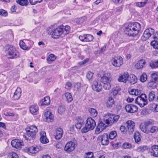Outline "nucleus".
<instances>
[{"label": "nucleus", "instance_id": "obj_61", "mask_svg": "<svg viewBox=\"0 0 158 158\" xmlns=\"http://www.w3.org/2000/svg\"><path fill=\"white\" fill-rule=\"evenodd\" d=\"M63 146L62 144L59 142L57 143L56 145V148L58 149H60Z\"/></svg>", "mask_w": 158, "mask_h": 158}, {"label": "nucleus", "instance_id": "obj_38", "mask_svg": "<svg viewBox=\"0 0 158 158\" xmlns=\"http://www.w3.org/2000/svg\"><path fill=\"white\" fill-rule=\"evenodd\" d=\"M148 0H146L143 2H137L135 3V4L137 7H142L144 6L146 3H147Z\"/></svg>", "mask_w": 158, "mask_h": 158}, {"label": "nucleus", "instance_id": "obj_53", "mask_svg": "<svg viewBox=\"0 0 158 158\" xmlns=\"http://www.w3.org/2000/svg\"><path fill=\"white\" fill-rule=\"evenodd\" d=\"M58 111L60 114H63L65 111V109L64 107L62 106H59L58 108Z\"/></svg>", "mask_w": 158, "mask_h": 158}, {"label": "nucleus", "instance_id": "obj_62", "mask_svg": "<svg viewBox=\"0 0 158 158\" xmlns=\"http://www.w3.org/2000/svg\"><path fill=\"white\" fill-rule=\"evenodd\" d=\"M81 86V84L79 83H77L75 84L74 88L75 89L76 88L77 90H78L80 88Z\"/></svg>", "mask_w": 158, "mask_h": 158}, {"label": "nucleus", "instance_id": "obj_30", "mask_svg": "<svg viewBox=\"0 0 158 158\" xmlns=\"http://www.w3.org/2000/svg\"><path fill=\"white\" fill-rule=\"evenodd\" d=\"M149 133L156 134L158 132V127L156 126H151L149 130Z\"/></svg>", "mask_w": 158, "mask_h": 158}, {"label": "nucleus", "instance_id": "obj_15", "mask_svg": "<svg viewBox=\"0 0 158 158\" xmlns=\"http://www.w3.org/2000/svg\"><path fill=\"white\" fill-rule=\"evenodd\" d=\"M106 125L105 123H102V121H99L98 126L96 129L95 133L98 134L101 132L103 130L106 128Z\"/></svg>", "mask_w": 158, "mask_h": 158}, {"label": "nucleus", "instance_id": "obj_18", "mask_svg": "<svg viewBox=\"0 0 158 158\" xmlns=\"http://www.w3.org/2000/svg\"><path fill=\"white\" fill-rule=\"evenodd\" d=\"M128 131L130 134L132 133L134 131L135 123L132 121H128L127 122Z\"/></svg>", "mask_w": 158, "mask_h": 158}, {"label": "nucleus", "instance_id": "obj_64", "mask_svg": "<svg viewBox=\"0 0 158 158\" xmlns=\"http://www.w3.org/2000/svg\"><path fill=\"white\" fill-rule=\"evenodd\" d=\"M153 107H154L155 111L156 112H158V104H154L152 105Z\"/></svg>", "mask_w": 158, "mask_h": 158}, {"label": "nucleus", "instance_id": "obj_7", "mask_svg": "<svg viewBox=\"0 0 158 158\" xmlns=\"http://www.w3.org/2000/svg\"><path fill=\"white\" fill-rule=\"evenodd\" d=\"M135 103L138 104L141 107H143L148 104V101L145 94H141L135 100Z\"/></svg>", "mask_w": 158, "mask_h": 158}, {"label": "nucleus", "instance_id": "obj_44", "mask_svg": "<svg viewBox=\"0 0 158 158\" xmlns=\"http://www.w3.org/2000/svg\"><path fill=\"white\" fill-rule=\"evenodd\" d=\"M121 90L120 88L116 87L112 89V91L111 92V94L113 96H115L118 93V92Z\"/></svg>", "mask_w": 158, "mask_h": 158}, {"label": "nucleus", "instance_id": "obj_4", "mask_svg": "<svg viewBox=\"0 0 158 158\" xmlns=\"http://www.w3.org/2000/svg\"><path fill=\"white\" fill-rule=\"evenodd\" d=\"M96 125L95 120L91 117L88 118L86 120L85 127L81 130V132L85 133L90 130H92L95 128Z\"/></svg>", "mask_w": 158, "mask_h": 158}, {"label": "nucleus", "instance_id": "obj_8", "mask_svg": "<svg viewBox=\"0 0 158 158\" xmlns=\"http://www.w3.org/2000/svg\"><path fill=\"white\" fill-rule=\"evenodd\" d=\"M27 136L32 138H34L35 136L36 133L38 132V129L35 126L32 125L29 128L26 129Z\"/></svg>", "mask_w": 158, "mask_h": 158}, {"label": "nucleus", "instance_id": "obj_22", "mask_svg": "<svg viewBox=\"0 0 158 158\" xmlns=\"http://www.w3.org/2000/svg\"><path fill=\"white\" fill-rule=\"evenodd\" d=\"M22 91L21 88L18 87L14 93L13 98L15 100L19 99L21 95Z\"/></svg>", "mask_w": 158, "mask_h": 158}, {"label": "nucleus", "instance_id": "obj_63", "mask_svg": "<svg viewBox=\"0 0 158 158\" xmlns=\"http://www.w3.org/2000/svg\"><path fill=\"white\" fill-rule=\"evenodd\" d=\"M89 60L88 58H86L83 61L79 62V64L81 65H82L87 62L89 61Z\"/></svg>", "mask_w": 158, "mask_h": 158}, {"label": "nucleus", "instance_id": "obj_27", "mask_svg": "<svg viewBox=\"0 0 158 158\" xmlns=\"http://www.w3.org/2000/svg\"><path fill=\"white\" fill-rule=\"evenodd\" d=\"M157 85V81L150 80L147 84V86L149 88L154 89L156 88Z\"/></svg>", "mask_w": 158, "mask_h": 158}, {"label": "nucleus", "instance_id": "obj_60", "mask_svg": "<svg viewBox=\"0 0 158 158\" xmlns=\"http://www.w3.org/2000/svg\"><path fill=\"white\" fill-rule=\"evenodd\" d=\"M123 6H120L117 8L116 12L118 14L120 13L122 10Z\"/></svg>", "mask_w": 158, "mask_h": 158}, {"label": "nucleus", "instance_id": "obj_21", "mask_svg": "<svg viewBox=\"0 0 158 158\" xmlns=\"http://www.w3.org/2000/svg\"><path fill=\"white\" fill-rule=\"evenodd\" d=\"M146 62L144 60L141 59L138 61L135 65V67L138 69H141L144 67Z\"/></svg>", "mask_w": 158, "mask_h": 158}, {"label": "nucleus", "instance_id": "obj_37", "mask_svg": "<svg viewBox=\"0 0 158 158\" xmlns=\"http://www.w3.org/2000/svg\"><path fill=\"white\" fill-rule=\"evenodd\" d=\"M86 19V17L84 16L80 18L76 19L75 21L78 24H81L83 23Z\"/></svg>", "mask_w": 158, "mask_h": 158}, {"label": "nucleus", "instance_id": "obj_45", "mask_svg": "<svg viewBox=\"0 0 158 158\" xmlns=\"http://www.w3.org/2000/svg\"><path fill=\"white\" fill-rule=\"evenodd\" d=\"M117 135V133L115 131H112L109 135V138L111 139H113L116 137Z\"/></svg>", "mask_w": 158, "mask_h": 158}, {"label": "nucleus", "instance_id": "obj_55", "mask_svg": "<svg viewBox=\"0 0 158 158\" xmlns=\"http://www.w3.org/2000/svg\"><path fill=\"white\" fill-rule=\"evenodd\" d=\"M83 124H84V121L81 120V123H77L76 124V127L77 129H80Z\"/></svg>", "mask_w": 158, "mask_h": 158}, {"label": "nucleus", "instance_id": "obj_48", "mask_svg": "<svg viewBox=\"0 0 158 158\" xmlns=\"http://www.w3.org/2000/svg\"><path fill=\"white\" fill-rule=\"evenodd\" d=\"M150 66L152 69L158 68V60L151 62L150 64Z\"/></svg>", "mask_w": 158, "mask_h": 158}, {"label": "nucleus", "instance_id": "obj_59", "mask_svg": "<svg viewBox=\"0 0 158 158\" xmlns=\"http://www.w3.org/2000/svg\"><path fill=\"white\" fill-rule=\"evenodd\" d=\"M79 38L81 41L85 42V34H83L82 35H80Z\"/></svg>", "mask_w": 158, "mask_h": 158}, {"label": "nucleus", "instance_id": "obj_50", "mask_svg": "<svg viewBox=\"0 0 158 158\" xmlns=\"http://www.w3.org/2000/svg\"><path fill=\"white\" fill-rule=\"evenodd\" d=\"M151 44L153 46V48L155 49H158V42L155 41H152Z\"/></svg>", "mask_w": 158, "mask_h": 158}, {"label": "nucleus", "instance_id": "obj_51", "mask_svg": "<svg viewBox=\"0 0 158 158\" xmlns=\"http://www.w3.org/2000/svg\"><path fill=\"white\" fill-rule=\"evenodd\" d=\"M85 156L86 158H94L93 153L91 152L86 153Z\"/></svg>", "mask_w": 158, "mask_h": 158}, {"label": "nucleus", "instance_id": "obj_33", "mask_svg": "<svg viewBox=\"0 0 158 158\" xmlns=\"http://www.w3.org/2000/svg\"><path fill=\"white\" fill-rule=\"evenodd\" d=\"M56 59V56L54 54H50L47 60L48 61L49 63H51L53 61H54Z\"/></svg>", "mask_w": 158, "mask_h": 158}, {"label": "nucleus", "instance_id": "obj_28", "mask_svg": "<svg viewBox=\"0 0 158 158\" xmlns=\"http://www.w3.org/2000/svg\"><path fill=\"white\" fill-rule=\"evenodd\" d=\"M44 116L45 118L48 121H50L51 120H52L54 118L53 115L51 113L50 111H47L44 113Z\"/></svg>", "mask_w": 158, "mask_h": 158}, {"label": "nucleus", "instance_id": "obj_25", "mask_svg": "<svg viewBox=\"0 0 158 158\" xmlns=\"http://www.w3.org/2000/svg\"><path fill=\"white\" fill-rule=\"evenodd\" d=\"M62 129L60 128L56 129V135L55 137V139L57 140L60 139L62 137Z\"/></svg>", "mask_w": 158, "mask_h": 158}, {"label": "nucleus", "instance_id": "obj_2", "mask_svg": "<svg viewBox=\"0 0 158 158\" xmlns=\"http://www.w3.org/2000/svg\"><path fill=\"white\" fill-rule=\"evenodd\" d=\"M125 32L129 36H134L137 35L141 29L139 23L137 22L129 23L126 26Z\"/></svg>", "mask_w": 158, "mask_h": 158}, {"label": "nucleus", "instance_id": "obj_24", "mask_svg": "<svg viewBox=\"0 0 158 158\" xmlns=\"http://www.w3.org/2000/svg\"><path fill=\"white\" fill-rule=\"evenodd\" d=\"M129 75L127 73H125L123 74L120 76L118 79L119 82L126 83L128 80Z\"/></svg>", "mask_w": 158, "mask_h": 158}, {"label": "nucleus", "instance_id": "obj_49", "mask_svg": "<svg viewBox=\"0 0 158 158\" xmlns=\"http://www.w3.org/2000/svg\"><path fill=\"white\" fill-rule=\"evenodd\" d=\"M151 80H152L155 81H157L158 78V76L155 73H153L151 75Z\"/></svg>", "mask_w": 158, "mask_h": 158}, {"label": "nucleus", "instance_id": "obj_41", "mask_svg": "<svg viewBox=\"0 0 158 158\" xmlns=\"http://www.w3.org/2000/svg\"><path fill=\"white\" fill-rule=\"evenodd\" d=\"M65 97L68 102H70L73 100V98L71 94L68 92L66 93L65 94Z\"/></svg>", "mask_w": 158, "mask_h": 158}, {"label": "nucleus", "instance_id": "obj_10", "mask_svg": "<svg viewBox=\"0 0 158 158\" xmlns=\"http://www.w3.org/2000/svg\"><path fill=\"white\" fill-rule=\"evenodd\" d=\"M112 65L116 67H120L123 64V59L120 56L115 57L111 60Z\"/></svg>", "mask_w": 158, "mask_h": 158}, {"label": "nucleus", "instance_id": "obj_42", "mask_svg": "<svg viewBox=\"0 0 158 158\" xmlns=\"http://www.w3.org/2000/svg\"><path fill=\"white\" fill-rule=\"evenodd\" d=\"M137 81L136 77L134 75H132L130 77L129 81L131 84H134Z\"/></svg>", "mask_w": 158, "mask_h": 158}, {"label": "nucleus", "instance_id": "obj_54", "mask_svg": "<svg viewBox=\"0 0 158 158\" xmlns=\"http://www.w3.org/2000/svg\"><path fill=\"white\" fill-rule=\"evenodd\" d=\"M8 15V13L6 11L2 9H0V15L4 16H6Z\"/></svg>", "mask_w": 158, "mask_h": 158}, {"label": "nucleus", "instance_id": "obj_13", "mask_svg": "<svg viewBox=\"0 0 158 158\" xmlns=\"http://www.w3.org/2000/svg\"><path fill=\"white\" fill-rule=\"evenodd\" d=\"M23 143L22 140L18 139L13 140L11 142L12 146L16 148H20L23 145Z\"/></svg>", "mask_w": 158, "mask_h": 158}, {"label": "nucleus", "instance_id": "obj_16", "mask_svg": "<svg viewBox=\"0 0 158 158\" xmlns=\"http://www.w3.org/2000/svg\"><path fill=\"white\" fill-rule=\"evenodd\" d=\"M151 155L154 157H158V145H154L150 148Z\"/></svg>", "mask_w": 158, "mask_h": 158}, {"label": "nucleus", "instance_id": "obj_12", "mask_svg": "<svg viewBox=\"0 0 158 158\" xmlns=\"http://www.w3.org/2000/svg\"><path fill=\"white\" fill-rule=\"evenodd\" d=\"M75 145L74 143L72 141L69 142L65 145L64 150L68 152H70L75 149Z\"/></svg>", "mask_w": 158, "mask_h": 158}, {"label": "nucleus", "instance_id": "obj_47", "mask_svg": "<svg viewBox=\"0 0 158 158\" xmlns=\"http://www.w3.org/2000/svg\"><path fill=\"white\" fill-rule=\"evenodd\" d=\"M123 147L124 149H130L132 148L133 146L132 145L128 143H125L123 144Z\"/></svg>", "mask_w": 158, "mask_h": 158}, {"label": "nucleus", "instance_id": "obj_35", "mask_svg": "<svg viewBox=\"0 0 158 158\" xmlns=\"http://www.w3.org/2000/svg\"><path fill=\"white\" fill-rule=\"evenodd\" d=\"M43 104L44 105H48L50 102V98L49 97H46L42 100Z\"/></svg>", "mask_w": 158, "mask_h": 158}, {"label": "nucleus", "instance_id": "obj_17", "mask_svg": "<svg viewBox=\"0 0 158 158\" xmlns=\"http://www.w3.org/2000/svg\"><path fill=\"white\" fill-rule=\"evenodd\" d=\"M93 89L97 92H100L102 89V86L100 82L96 81H94L92 85Z\"/></svg>", "mask_w": 158, "mask_h": 158}, {"label": "nucleus", "instance_id": "obj_43", "mask_svg": "<svg viewBox=\"0 0 158 158\" xmlns=\"http://www.w3.org/2000/svg\"><path fill=\"white\" fill-rule=\"evenodd\" d=\"M85 42H89L92 41L94 37L92 35L89 34H85Z\"/></svg>", "mask_w": 158, "mask_h": 158}, {"label": "nucleus", "instance_id": "obj_29", "mask_svg": "<svg viewBox=\"0 0 158 158\" xmlns=\"http://www.w3.org/2000/svg\"><path fill=\"white\" fill-rule=\"evenodd\" d=\"M129 92L130 94L135 96L139 95L141 94L140 91L137 89H131Z\"/></svg>", "mask_w": 158, "mask_h": 158}, {"label": "nucleus", "instance_id": "obj_32", "mask_svg": "<svg viewBox=\"0 0 158 158\" xmlns=\"http://www.w3.org/2000/svg\"><path fill=\"white\" fill-rule=\"evenodd\" d=\"M114 101L111 97H109L106 103V106L108 108H110L114 104Z\"/></svg>", "mask_w": 158, "mask_h": 158}, {"label": "nucleus", "instance_id": "obj_20", "mask_svg": "<svg viewBox=\"0 0 158 158\" xmlns=\"http://www.w3.org/2000/svg\"><path fill=\"white\" fill-rule=\"evenodd\" d=\"M40 140L42 143H46L48 142V139L47 138L46 132L44 131H41L40 133Z\"/></svg>", "mask_w": 158, "mask_h": 158}, {"label": "nucleus", "instance_id": "obj_56", "mask_svg": "<svg viewBox=\"0 0 158 158\" xmlns=\"http://www.w3.org/2000/svg\"><path fill=\"white\" fill-rule=\"evenodd\" d=\"M43 0H29V2L32 5H34L37 3H40Z\"/></svg>", "mask_w": 158, "mask_h": 158}, {"label": "nucleus", "instance_id": "obj_3", "mask_svg": "<svg viewBox=\"0 0 158 158\" xmlns=\"http://www.w3.org/2000/svg\"><path fill=\"white\" fill-rule=\"evenodd\" d=\"M120 116L118 115L108 113L104 115V120L106 124L111 125L113 123L117 122Z\"/></svg>", "mask_w": 158, "mask_h": 158}, {"label": "nucleus", "instance_id": "obj_9", "mask_svg": "<svg viewBox=\"0 0 158 158\" xmlns=\"http://www.w3.org/2000/svg\"><path fill=\"white\" fill-rule=\"evenodd\" d=\"M154 32V30L151 28L146 29L144 31L143 34L141 37L143 41H145L148 39L151 35Z\"/></svg>", "mask_w": 158, "mask_h": 158}, {"label": "nucleus", "instance_id": "obj_57", "mask_svg": "<svg viewBox=\"0 0 158 158\" xmlns=\"http://www.w3.org/2000/svg\"><path fill=\"white\" fill-rule=\"evenodd\" d=\"M93 73L91 72H89L87 74L86 77L89 80H90L92 78L93 76Z\"/></svg>", "mask_w": 158, "mask_h": 158}, {"label": "nucleus", "instance_id": "obj_31", "mask_svg": "<svg viewBox=\"0 0 158 158\" xmlns=\"http://www.w3.org/2000/svg\"><path fill=\"white\" fill-rule=\"evenodd\" d=\"M90 115L93 117H96L98 115L97 111L94 108H91L89 109Z\"/></svg>", "mask_w": 158, "mask_h": 158}, {"label": "nucleus", "instance_id": "obj_52", "mask_svg": "<svg viewBox=\"0 0 158 158\" xmlns=\"http://www.w3.org/2000/svg\"><path fill=\"white\" fill-rule=\"evenodd\" d=\"M19 46L22 49H27L25 45V44L23 40H20L19 43Z\"/></svg>", "mask_w": 158, "mask_h": 158}, {"label": "nucleus", "instance_id": "obj_1", "mask_svg": "<svg viewBox=\"0 0 158 158\" xmlns=\"http://www.w3.org/2000/svg\"><path fill=\"white\" fill-rule=\"evenodd\" d=\"M70 30V27L69 26H64L61 25L55 29L53 27H48L47 30V33L48 34L51 35L52 38L57 39L62 34L67 35L69 34Z\"/></svg>", "mask_w": 158, "mask_h": 158}, {"label": "nucleus", "instance_id": "obj_11", "mask_svg": "<svg viewBox=\"0 0 158 158\" xmlns=\"http://www.w3.org/2000/svg\"><path fill=\"white\" fill-rule=\"evenodd\" d=\"M98 140L101 142L102 144L103 145H106L109 143L108 135L106 133H104L99 136L98 138Z\"/></svg>", "mask_w": 158, "mask_h": 158}, {"label": "nucleus", "instance_id": "obj_19", "mask_svg": "<svg viewBox=\"0 0 158 158\" xmlns=\"http://www.w3.org/2000/svg\"><path fill=\"white\" fill-rule=\"evenodd\" d=\"M24 150L26 152L32 154H35L39 151V149L37 147L33 146L26 148Z\"/></svg>", "mask_w": 158, "mask_h": 158}, {"label": "nucleus", "instance_id": "obj_23", "mask_svg": "<svg viewBox=\"0 0 158 158\" xmlns=\"http://www.w3.org/2000/svg\"><path fill=\"white\" fill-rule=\"evenodd\" d=\"M6 50L7 52H8L9 56H10L9 57L10 58H16L19 56V53L16 50H10L8 52Z\"/></svg>", "mask_w": 158, "mask_h": 158}, {"label": "nucleus", "instance_id": "obj_40", "mask_svg": "<svg viewBox=\"0 0 158 158\" xmlns=\"http://www.w3.org/2000/svg\"><path fill=\"white\" fill-rule=\"evenodd\" d=\"M134 138L136 143H138L141 140L140 135L138 132H136L134 135Z\"/></svg>", "mask_w": 158, "mask_h": 158}, {"label": "nucleus", "instance_id": "obj_34", "mask_svg": "<svg viewBox=\"0 0 158 158\" xmlns=\"http://www.w3.org/2000/svg\"><path fill=\"white\" fill-rule=\"evenodd\" d=\"M16 2L20 5L23 6H27L28 4L27 0H17Z\"/></svg>", "mask_w": 158, "mask_h": 158}, {"label": "nucleus", "instance_id": "obj_6", "mask_svg": "<svg viewBox=\"0 0 158 158\" xmlns=\"http://www.w3.org/2000/svg\"><path fill=\"white\" fill-rule=\"evenodd\" d=\"M154 124L153 120H150L146 122L142 123L139 126L140 128L142 131L144 133L148 134L149 133L150 127Z\"/></svg>", "mask_w": 158, "mask_h": 158}, {"label": "nucleus", "instance_id": "obj_58", "mask_svg": "<svg viewBox=\"0 0 158 158\" xmlns=\"http://www.w3.org/2000/svg\"><path fill=\"white\" fill-rule=\"evenodd\" d=\"M10 158H18V156L17 154L14 152H13L10 154Z\"/></svg>", "mask_w": 158, "mask_h": 158}, {"label": "nucleus", "instance_id": "obj_14", "mask_svg": "<svg viewBox=\"0 0 158 158\" xmlns=\"http://www.w3.org/2000/svg\"><path fill=\"white\" fill-rule=\"evenodd\" d=\"M125 110L127 112L134 113L138 111V108L137 106L134 105L129 104L126 106Z\"/></svg>", "mask_w": 158, "mask_h": 158}, {"label": "nucleus", "instance_id": "obj_26", "mask_svg": "<svg viewBox=\"0 0 158 158\" xmlns=\"http://www.w3.org/2000/svg\"><path fill=\"white\" fill-rule=\"evenodd\" d=\"M39 110L38 106L37 105H33L30 107V112L33 114H36Z\"/></svg>", "mask_w": 158, "mask_h": 158}, {"label": "nucleus", "instance_id": "obj_46", "mask_svg": "<svg viewBox=\"0 0 158 158\" xmlns=\"http://www.w3.org/2000/svg\"><path fill=\"white\" fill-rule=\"evenodd\" d=\"M148 149V147L146 146H142L139 147L137 149V150L138 152H143L145 151L146 150Z\"/></svg>", "mask_w": 158, "mask_h": 158}, {"label": "nucleus", "instance_id": "obj_36", "mask_svg": "<svg viewBox=\"0 0 158 158\" xmlns=\"http://www.w3.org/2000/svg\"><path fill=\"white\" fill-rule=\"evenodd\" d=\"M147 79V75L145 73H143L140 76V80L142 82H144L146 81Z\"/></svg>", "mask_w": 158, "mask_h": 158}, {"label": "nucleus", "instance_id": "obj_39", "mask_svg": "<svg viewBox=\"0 0 158 158\" xmlns=\"http://www.w3.org/2000/svg\"><path fill=\"white\" fill-rule=\"evenodd\" d=\"M155 98V93L154 91L150 92L148 94V99L150 101H152Z\"/></svg>", "mask_w": 158, "mask_h": 158}, {"label": "nucleus", "instance_id": "obj_5", "mask_svg": "<svg viewBox=\"0 0 158 158\" xmlns=\"http://www.w3.org/2000/svg\"><path fill=\"white\" fill-rule=\"evenodd\" d=\"M111 76L110 73H105L101 78V81L103 84V88L106 90H109L111 87L110 83Z\"/></svg>", "mask_w": 158, "mask_h": 158}]
</instances>
